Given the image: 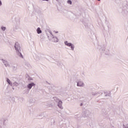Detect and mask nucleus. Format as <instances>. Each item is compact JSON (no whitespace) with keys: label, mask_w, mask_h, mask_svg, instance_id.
<instances>
[{"label":"nucleus","mask_w":128,"mask_h":128,"mask_svg":"<svg viewBox=\"0 0 128 128\" xmlns=\"http://www.w3.org/2000/svg\"><path fill=\"white\" fill-rule=\"evenodd\" d=\"M65 44H66V46H71V49L74 50V46H72V44L71 43H68V41H66L64 42Z\"/></svg>","instance_id":"f257e3e1"},{"label":"nucleus","mask_w":128,"mask_h":128,"mask_svg":"<svg viewBox=\"0 0 128 128\" xmlns=\"http://www.w3.org/2000/svg\"><path fill=\"white\" fill-rule=\"evenodd\" d=\"M36 86V84L34 83H31L28 84V88H32V86Z\"/></svg>","instance_id":"f03ea898"},{"label":"nucleus","mask_w":128,"mask_h":128,"mask_svg":"<svg viewBox=\"0 0 128 128\" xmlns=\"http://www.w3.org/2000/svg\"><path fill=\"white\" fill-rule=\"evenodd\" d=\"M78 86H82L84 84L82 82H79L77 84Z\"/></svg>","instance_id":"7ed1b4c3"},{"label":"nucleus","mask_w":128,"mask_h":128,"mask_svg":"<svg viewBox=\"0 0 128 128\" xmlns=\"http://www.w3.org/2000/svg\"><path fill=\"white\" fill-rule=\"evenodd\" d=\"M14 46L16 50H18V49L20 48V46H18V42L16 43Z\"/></svg>","instance_id":"20e7f679"},{"label":"nucleus","mask_w":128,"mask_h":128,"mask_svg":"<svg viewBox=\"0 0 128 128\" xmlns=\"http://www.w3.org/2000/svg\"><path fill=\"white\" fill-rule=\"evenodd\" d=\"M53 40H54V42H58V40L56 38H54Z\"/></svg>","instance_id":"39448f33"},{"label":"nucleus","mask_w":128,"mask_h":128,"mask_svg":"<svg viewBox=\"0 0 128 128\" xmlns=\"http://www.w3.org/2000/svg\"><path fill=\"white\" fill-rule=\"evenodd\" d=\"M37 32H42V30H40V28H38L36 30Z\"/></svg>","instance_id":"423d86ee"},{"label":"nucleus","mask_w":128,"mask_h":128,"mask_svg":"<svg viewBox=\"0 0 128 128\" xmlns=\"http://www.w3.org/2000/svg\"><path fill=\"white\" fill-rule=\"evenodd\" d=\"M68 4H72V0H68Z\"/></svg>","instance_id":"0eeeda50"},{"label":"nucleus","mask_w":128,"mask_h":128,"mask_svg":"<svg viewBox=\"0 0 128 128\" xmlns=\"http://www.w3.org/2000/svg\"><path fill=\"white\" fill-rule=\"evenodd\" d=\"M2 30H6V27H2Z\"/></svg>","instance_id":"6e6552de"},{"label":"nucleus","mask_w":128,"mask_h":128,"mask_svg":"<svg viewBox=\"0 0 128 128\" xmlns=\"http://www.w3.org/2000/svg\"><path fill=\"white\" fill-rule=\"evenodd\" d=\"M10 80L9 79H7V82H8V84H10Z\"/></svg>","instance_id":"1a4fd4ad"},{"label":"nucleus","mask_w":128,"mask_h":128,"mask_svg":"<svg viewBox=\"0 0 128 128\" xmlns=\"http://www.w3.org/2000/svg\"><path fill=\"white\" fill-rule=\"evenodd\" d=\"M0 6H2V1L0 0Z\"/></svg>","instance_id":"9d476101"},{"label":"nucleus","mask_w":128,"mask_h":128,"mask_svg":"<svg viewBox=\"0 0 128 128\" xmlns=\"http://www.w3.org/2000/svg\"><path fill=\"white\" fill-rule=\"evenodd\" d=\"M58 106H60V108H62V105H58Z\"/></svg>","instance_id":"9b49d317"},{"label":"nucleus","mask_w":128,"mask_h":128,"mask_svg":"<svg viewBox=\"0 0 128 128\" xmlns=\"http://www.w3.org/2000/svg\"><path fill=\"white\" fill-rule=\"evenodd\" d=\"M60 102V104H62V101L60 102Z\"/></svg>","instance_id":"f8f14e48"},{"label":"nucleus","mask_w":128,"mask_h":128,"mask_svg":"<svg viewBox=\"0 0 128 128\" xmlns=\"http://www.w3.org/2000/svg\"><path fill=\"white\" fill-rule=\"evenodd\" d=\"M80 106H82V104H80Z\"/></svg>","instance_id":"ddd939ff"},{"label":"nucleus","mask_w":128,"mask_h":128,"mask_svg":"<svg viewBox=\"0 0 128 128\" xmlns=\"http://www.w3.org/2000/svg\"><path fill=\"white\" fill-rule=\"evenodd\" d=\"M98 0V2H100V0Z\"/></svg>","instance_id":"4468645a"},{"label":"nucleus","mask_w":128,"mask_h":128,"mask_svg":"<svg viewBox=\"0 0 128 128\" xmlns=\"http://www.w3.org/2000/svg\"><path fill=\"white\" fill-rule=\"evenodd\" d=\"M38 34H40V32H38Z\"/></svg>","instance_id":"2eb2a0df"}]
</instances>
